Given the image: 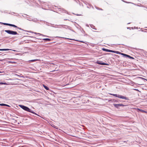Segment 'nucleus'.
<instances>
[{
	"label": "nucleus",
	"mask_w": 147,
	"mask_h": 147,
	"mask_svg": "<svg viewBox=\"0 0 147 147\" xmlns=\"http://www.w3.org/2000/svg\"><path fill=\"white\" fill-rule=\"evenodd\" d=\"M36 20H35V19H34V20H32V21H34V22H36Z\"/></svg>",
	"instance_id": "nucleus-30"
},
{
	"label": "nucleus",
	"mask_w": 147,
	"mask_h": 147,
	"mask_svg": "<svg viewBox=\"0 0 147 147\" xmlns=\"http://www.w3.org/2000/svg\"><path fill=\"white\" fill-rule=\"evenodd\" d=\"M109 94L111 95H113L114 96H115L116 97L119 98H120L125 99V100H129L128 98V97L122 96L121 95L117 94H115L111 93H110Z\"/></svg>",
	"instance_id": "nucleus-1"
},
{
	"label": "nucleus",
	"mask_w": 147,
	"mask_h": 147,
	"mask_svg": "<svg viewBox=\"0 0 147 147\" xmlns=\"http://www.w3.org/2000/svg\"><path fill=\"white\" fill-rule=\"evenodd\" d=\"M30 113H32L33 114H34L35 115H37L38 116H40L39 115H38L37 113H35V112H34V111H32V110L31 111V112H30Z\"/></svg>",
	"instance_id": "nucleus-18"
},
{
	"label": "nucleus",
	"mask_w": 147,
	"mask_h": 147,
	"mask_svg": "<svg viewBox=\"0 0 147 147\" xmlns=\"http://www.w3.org/2000/svg\"><path fill=\"white\" fill-rule=\"evenodd\" d=\"M95 8L97 9L100 10H102V9L96 7V6H95Z\"/></svg>",
	"instance_id": "nucleus-23"
},
{
	"label": "nucleus",
	"mask_w": 147,
	"mask_h": 147,
	"mask_svg": "<svg viewBox=\"0 0 147 147\" xmlns=\"http://www.w3.org/2000/svg\"><path fill=\"white\" fill-rule=\"evenodd\" d=\"M0 85H5L6 84V83H4V82H0Z\"/></svg>",
	"instance_id": "nucleus-24"
},
{
	"label": "nucleus",
	"mask_w": 147,
	"mask_h": 147,
	"mask_svg": "<svg viewBox=\"0 0 147 147\" xmlns=\"http://www.w3.org/2000/svg\"><path fill=\"white\" fill-rule=\"evenodd\" d=\"M5 31L7 33L13 35H18V34L17 32L16 31H13L12 30H5Z\"/></svg>",
	"instance_id": "nucleus-3"
},
{
	"label": "nucleus",
	"mask_w": 147,
	"mask_h": 147,
	"mask_svg": "<svg viewBox=\"0 0 147 147\" xmlns=\"http://www.w3.org/2000/svg\"><path fill=\"white\" fill-rule=\"evenodd\" d=\"M9 50H11V49H0V51H6Z\"/></svg>",
	"instance_id": "nucleus-12"
},
{
	"label": "nucleus",
	"mask_w": 147,
	"mask_h": 147,
	"mask_svg": "<svg viewBox=\"0 0 147 147\" xmlns=\"http://www.w3.org/2000/svg\"><path fill=\"white\" fill-rule=\"evenodd\" d=\"M145 32H146V31H145Z\"/></svg>",
	"instance_id": "nucleus-40"
},
{
	"label": "nucleus",
	"mask_w": 147,
	"mask_h": 147,
	"mask_svg": "<svg viewBox=\"0 0 147 147\" xmlns=\"http://www.w3.org/2000/svg\"><path fill=\"white\" fill-rule=\"evenodd\" d=\"M76 16H81V15H80V14H76Z\"/></svg>",
	"instance_id": "nucleus-31"
},
{
	"label": "nucleus",
	"mask_w": 147,
	"mask_h": 147,
	"mask_svg": "<svg viewBox=\"0 0 147 147\" xmlns=\"http://www.w3.org/2000/svg\"><path fill=\"white\" fill-rule=\"evenodd\" d=\"M102 50L104 51H105L106 52H110L112 53L113 50H110L107 49H106L105 48H103L102 49Z\"/></svg>",
	"instance_id": "nucleus-8"
},
{
	"label": "nucleus",
	"mask_w": 147,
	"mask_h": 147,
	"mask_svg": "<svg viewBox=\"0 0 147 147\" xmlns=\"http://www.w3.org/2000/svg\"><path fill=\"white\" fill-rule=\"evenodd\" d=\"M146 81H147V80H146Z\"/></svg>",
	"instance_id": "nucleus-41"
},
{
	"label": "nucleus",
	"mask_w": 147,
	"mask_h": 147,
	"mask_svg": "<svg viewBox=\"0 0 147 147\" xmlns=\"http://www.w3.org/2000/svg\"><path fill=\"white\" fill-rule=\"evenodd\" d=\"M139 111H141V112H142V113H147V112L145 111H144L143 110L140 109H139Z\"/></svg>",
	"instance_id": "nucleus-17"
},
{
	"label": "nucleus",
	"mask_w": 147,
	"mask_h": 147,
	"mask_svg": "<svg viewBox=\"0 0 147 147\" xmlns=\"http://www.w3.org/2000/svg\"><path fill=\"white\" fill-rule=\"evenodd\" d=\"M9 62L10 63H11V61H10Z\"/></svg>",
	"instance_id": "nucleus-39"
},
{
	"label": "nucleus",
	"mask_w": 147,
	"mask_h": 147,
	"mask_svg": "<svg viewBox=\"0 0 147 147\" xmlns=\"http://www.w3.org/2000/svg\"><path fill=\"white\" fill-rule=\"evenodd\" d=\"M67 39H69V40H76V41H78L80 42H84L83 41H80V40H75L74 39H70V38H67Z\"/></svg>",
	"instance_id": "nucleus-16"
},
{
	"label": "nucleus",
	"mask_w": 147,
	"mask_h": 147,
	"mask_svg": "<svg viewBox=\"0 0 147 147\" xmlns=\"http://www.w3.org/2000/svg\"><path fill=\"white\" fill-rule=\"evenodd\" d=\"M0 105L1 106H7V107H10V106H9V105H8L6 104H3V103L0 104Z\"/></svg>",
	"instance_id": "nucleus-11"
},
{
	"label": "nucleus",
	"mask_w": 147,
	"mask_h": 147,
	"mask_svg": "<svg viewBox=\"0 0 147 147\" xmlns=\"http://www.w3.org/2000/svg\"><path fill=\"white\" fill-rule=\"evenodd\" d=\"M112 53H115L117 54H119L120 55H121L122 54V53L119 52V51H113Z\"/></svg>",
	"instance_id": "nucleus-10"
},
{
	"label": "nucleus",
	"mask_w": 147,
	"mask_h": 147,
	"mask_svg": "<svg viewBox=\"0 0 147 147\" xmlns=\"http://www.w3.org/2000/svg\"><path fill=\"white\" fill-rule=\"evenodd\" d=\"M0 24H3L4 25H7V26H12V27H16V26H15V25L14 24H13L7 23H3V22H0Z\"/></svg>",
	"instance_id": "nucleus-5"
},
{
	"label": "nucleus",
	"mask_w": 147,
	"mask_h": 147,
	"mask_svg": "<svg viewBox=\"0 0 147 147\" xmlns=\"http://www.w3.org/2000/svg\"><path fill=\"white\" fill-rule=\"evenodd\" d=\"M19 106L25 111L30 113L31 112V110L29 108L26 106L21 105H19Z\"/></svg>",
	"instance_id": "nucleus-2"
},
{
	"label": "nucleus",
	"mask_w": 147,
	"mask_h": 147,
	"mask_svg": "<svg viewBox=\"0 0 147 147\" xmlns=\"http://www.w3.org/2000/svg\"><path fill=\"white\" fill-rule=\"evenodd\" d=\"M43 86L44 87V88L47 90H49V88L47 87V86H46L44 84L43 85Z\"/></svg>",
	"instance_id": "nucleus-13"
},
{
	"label": "nucleus",
	"mask_w": 147,
	"mask_h": 147,
	"mask_svg": "<svg viewBox=\"0 0 147 147\" xmlns=\"http://www.w3.org/2000/svg\"><path fill=\"white\" fill-rule=\"evenodd\" d=\"M121 55L124 56L125 57H127L130 59H134V58L133 57L130 56L129 55L123 53H122Z\"/></svg>",
	"instance_id": "nucleus-7"
},
{
	"label": "nucleus",
	"mask_w": 147,
	"mask_h": 147,
	"mask_svg": "<svg viewBox=\"0 0 147 147\" xmlns=\"http://www.w3.org/2000/svg\"><path fill=\"white\" fill-rule=\"evenodd\" d=\"M28 1L30 2H33L34 3L36 2V1L35 0H28Z\"/></svg>",
	"instance_id": "nucleus-20"
},
{
	"label": "nucleus",
	"mask_w": 147,
	"mask_h": 147,
	"mask_svg": "<svg viewBox=\"0 0 147 147\" xmlns=\"http://www.w3.org/2000/svg\"><path fill=\"white\" fill-rule=\"evenodd\" d=\"M129 28H127V29H129Z\"/></svg>",
	"instance_id": "nucleus-37"
},
{
	"label": "nucleus",
	"mask_w": 147,
	"mask_h": 147,
	"mask_svg": "<svg viewBox=\"0 0 147 147\" xmlns=\"http://www.w3.org/2000/svg\"><path fill=\"white\" fill-rule=\"evenodd\" d=\"M15 26H16V27H14V28H17L19 30H23V29H22L21 28L18 27L17 26H16L15 25Z\"/></svg>",
	"instance_id": "nucleus-19"
},
{
	"label": "nucleus",
	"mask_w": 147,
	"mask_h": 147,
	"mask_svg": "<svg viewBox=\"0 0 147 147\" xmlns=\"http://www.w3.org/2000/svg\"><path fill=\"white\" fill-rule=\"evenodd\" d=\"M66 26V27H67V28H68V27H69V26Z\"/></svg>",
	"instance_id": "nucleus-34"
},
{
	"label": "nucleus",
	"mask_w": 147,
	"mask_h": 147,
	"mask_svg": "<svg viewBox=\"0 0 147 147\" xmlns=\"http://www.w3.org/2000/svg\"><path fill=\"white\" fill-rule=\"evenodd\" d=\"M90 27L93 29H94L95 30H96V29L94 28L95 26L93 25H90Z\"/></svg>",
	"instance_id": "nucleus-21"
},
{
	"label": "nucleus",
	"mask_w": 147,
	"mask_h": 147,
	"mask_svg": "<svg viewBox=\"0 0 147 147\" xmlns=\"http://www.w3.org/2000/svg\"><path fill=\"white\" fill-rule=\"evenodd\" d=\"M130 24V23H128L127 24Z\"/></svg>",
	"instance_id": "nucleus-36"
},
{
	"label": "nucleus",
	"mask_w": 147,
	"mask_h": 147,
	"mask_svg": "<svg viewBox=\"0 0 147 147\" xmlns=\"http://www.w3.org/2000/svg\"><path fill=\"white\" fill-rule=\"evenodd\" d=\"M113 101L114 102H118V101L115 99H113Z\"/></svg>",
	"instance_id": "nucleus-26"
},
{
	"label": "nucleus",
	"mask_w": 147,
	"mask_h": 147,
	"mask_svg": "<svg viewBox=\"0 0 147 147\" xmlns=\"http://www.w3.org/2000/svg\"><path fill=\"white\" fill-rule=\"evenodd\" d=\"M38 60L37 59H33V60H29L28 61V62H29V63H30L31 62H34L36 61H38Z\"/></svg>",
	"instance_id": "nucleus-14"
},
{
	"label": "nucleus",
	"mask_w": 147,
	"mask_h": 147,
	"mask_svg": "<svg viewBox=\"0 0 147 147\" xmlns=\"http://www.w3.org/2000/svg\"><path fill=\"white\" fill-rule=\"evenodd\" d=\"M122 45H124V44H122Z\"/></svg>",
	"instance_id": "nucleus-38"
},
{
	"label": "nucleus",
	"mask_w": 147,
	"mask_h": 147,
	"mask_svg": "<svg viewBox=\"0 0 147 147\" xmlns=\"http://www.w3.org/2000/svg\"><path fill=\"white\" fill-rule=\"evenodd\" d=\"M1 45L0 44V46Z\"/></svg>",
	"instance_id": "nucleus-42"
},
{
	"label": "nucleus",
	"mask_w": 147,
	"mask_h": 147,
	"mask_svg": "<svg viewBox=\"0 0 147 147\" xmlns=\"http://www.w3.org/2000/svg\"><path fill=\"white\" fill-rule=\"evenodd\" d=\"M59 11H62V12H65V13H67L68 14H69L68 13V12L66 10H65L63 8H58Z\"/></svg>",
	"instance_id": "nucleus-6"
},
{
	"label": "nucleus",
	"mask_w": 147,
	"mask_h": 147,
	"mask_svg": "<svg viewBox=\"0 0 147 147\" xmlns=\"http://www.w3.org/2000/svg\"><path fill=\"white\" fill-rule=\"evenodd\" d=\"M46 24L48 26H51V25H52L53 24H50L49 23L47 22L46 23Z\"/></svg>",
	"instance_id": "nucleus-22"
},
{
	"label": "nucleus",
	"mask_w": 147,
	"mask_h": 147,
	"mask_svg": "<svg viewBox=\"0 0 147 147\" xmlns=\"http://www.w3.org/2000/svg\"><path fill=\"white\" fill-rule=\"evenodd\" d=\"M2 73V72L1 71H0V73Z\"/></svg>",
	"instance_id": "nucleus-35"
},
{
	"label": "nucleus",
	"mask_w": 147,
	"mask_h": 147,
	"mask_svg": "<svg viewBox=\"0 0 147 147\" xmlns=\"http://www.w3.org/2000/svg\"><path fill=\"white\" fill-rule=\"evenodd\" d=\"M96 63L98 64H99L102 65H109V64H108L104 62H102L101 61H97L96 62Z\"/></svg>",
	"instance_id": "nucleus-4"
},
{
	"label": "nucleus",
	"mask_w": 147,
	"mask_h": 147,
	"mask_svg": "<svg viewBox=\"0 0 147 147\" xmlns=\"http://www.w3.org/2000/svg\"><path fill=\"white\" fill-rule=\"evenodd\" d=\"M113 105L117 109L119 108V107H120L119 104H113Z\"/></svg>",
	"instance_id": "nucleus-9"
},
{
	"label": "nucleus",
	"mask_w": 147,
	"mask_h": 147,
	"mask_svg": "<svg viewBox=\"0 0 147 147\" xmlns=\"http://www.w3.org/2000/svg\"><path fill=\"white\" fill-rule=\"evenodd\" d=\"M120 104V106H123V107H124V106H125V105H123V104Z\"/></svg>",
	"instance_id": "nucleus-28"
},
{
	"label": "nucleus",
	"mask_w": 147,
	"mask_h": 147,
	"mask_svg": "<svg viewBox=\"0 0 147 147\" xmlns=\"http://www.w3.org/2000/svg\"><path fill=\"white\" fill-rule=\"evenodd\" d=\"M38 34H39L40 35H42V36H44L47 37H49V36H45V35H43V34H40V33H38Z\"/></svg>",
	"instance_id": "nucleus-25"
},
{
	"label": "nucleus",
	"mask_w": 147,
	"mask_h": 147,
	"mask_svg": "<svg viewBox=\"0 0 147 147\" xmlns=\"http://www.w3.org/2000/svg\"><path fill=\"white\" fill-rule=\"evenodd\" d=\"M64 20H69L67 19H65Z\"/></svg>",
	"instance_id": "nucleus-32"
},
{
	"label": "nucleus",
	"mask_w": 147,
	"mask_h": 147,
	"mask_svg": "<svg viewBox=\"0 0 147 147\" xmlns=\"http://www.w3.org/2000/svg\"><path fill=\"white\" fill-rule=\"evenodd\" d=\"M44 40H47L48 41H50L51 40V39L48 38H43L42 39Z\"/></svg>",
	"instance_id": "nucleus-15"
},
{
	"label": "nucleus",
	"mask_w": 147,
	"mask_h": 147,
	"mask_svg": "<svg viewBox=\"0 0 147 147\" xmlns=\"http://www.w3.org/2000/svg\"><path fill=\"white\" fill-rule=\"evenodd\" d=\"M120 44H116V45H115L116 46H117L118 45H120Z\"/></svg>",
	"instance_id": "nucleus-29"
},
{
	"label": "nucleus",
	"mask_w": 147,
	"mask_h": 147,
	"mask_svg": "<svg viewBox=\"0 0 147 147\" xmlns=\"http://www.w3.org/2000/svg\"><path fill=\"white\" fill-rule=\"evenodd\" d=\"M120 104V106H123V107H124V106H125V105H123V104Z\"/></svg>",
	"instance_id": "nucleus-27"
},
{
	"label": "nucleus",
	"mask_w": 147,
	"mask_h": 147,
	"mask_svg": "<svg viewBox=\"0 0 147 147\" xmlns=\"http://www.w3.org/2000/svg\"><path fill=\"white\" fill-rule=\"evenodd\" d=\"M91 7H92V8L93 9H94V7H93L92 6H91Z\"/></svg>",
	"instance_id": "nucleus-33"
}]
</instances>
